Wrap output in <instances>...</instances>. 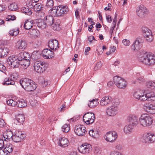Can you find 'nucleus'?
Instances as JSON below:
<instances>
[{"mask_svg":"<svg viewBox=\"0 0 155 155\" xmlns=\"http://www.w3.org/2000/svg\"><path fill=\"white\" fill-rule=\"evenodd\" d=\"M139 60L144 64L151 66L155 63V56L151 53H146L140 57Z\"/></svg>","mask_w":155,"mask_h":155,"instance_id":"obj_1","label":"nucleus"},{"mask_svg":"<svg viewBox=\"0 0 155 155\" xmlns=\"http://www.w3.org/2000/svg\"><path fill=\"white\" fill-rule=\"evenodd\" d=\"M139 123L140 125L144 127L151 126L153 122L152 116L148 114L145 113L142 114L139 118Z\"/></svg>","mask_w":155,"mask_h":155,"instance_id":"obj_2","label":"nucleus"},{"mask_svg":"<svg viewBox=\"0 0 155 155\" xmlns=\"http://www.w3.org/2000/svg\"><path fill=\"white\" fill-rule=\"evenodd\" d=\"M19 83L22 87L28 91H32L36 88V85L33 81L28 78L22 79L20 80Z\"/></svg>","mask_w":155,"mask_h":155,"instance_id":"obj_3","label":"nucleus"},{"mask_svg":"<svg viewBox=\"0 0 155 155\" xmlns=\"http://www.w3.org/2000/svg\"><path fill=\"white\" fill-rule=\"evenodd\" d=\"M53 15H48L46 16L44 19V21L47 25L51 26L53 30L56 31H59L60 29L59 25L60 21L59 20H56L54 22V19Z\"/></svg>","mask_w":155,"mask_h":155,"instance_id":"obj_4","label":"nucleus"},{"mask_svg":"<svg viewBox=\"0 0 155 155\" xmlns=\"http://www.w3.org/2000/svg\"><path fill=\"white\" fill-rule=\"evenodd\" d=\"M68 11V8L65 6L59 5L54 7L51 12V15L54 17L62 16Z\"/></svg>","mask_w":155,"mask_h":155,"instance_id":"obj_5","label":"nucleus"},{"mask_svg":"<svg viewBox=\"0 0 155 155\" xmlns=\"http://www.w3.org/2000/svg\"><path fill=\"white\" fill-rule=\"evenodd\" d=\"M114 82L116 85L120 89H125L127 86V83L126 80L121 77L116 76L113 78Z\"/></svg>","mask_w":155,"mask_h":155,"instance_id":"obj_6","label":"nucleus"},{"mask_svg":"<svg viewBox=\"0 0 155 155\" xmlns=\"http://www.w3.org/2000/svg\"><path fill=\"white\" fill-rule=\"evenodd\" d=\"M20 58L16 56L12 55L9 56L7 59L8 64L12 68H17L19 65Z\"/></svg>","mask_w":155,"mask_h":155,"instance_id":"obj_7","label":"nucleus"},{"mask_svg":"<svg viewBox=\"0 0 155 155\" xmlns=\"http://www.w3.org/2000/svg\"><path fill=\"white\" fill-rule=\"evenodd\" d=\"M148 12V9L143 5H140L136 8L137 14L140 18H144Z\"/></svg>","mask_w":155,"mask_h":155,"instance_id":"obj_8","label":"nucleus"},{"mask_svg":"<svg viewBox=\"0 0 155 155\" xmlns=\"http://www.w3.org/2000/svg\"><path fill=\"white\" fill-rule=\"evenodd\" d=\"M117 136V134L115 131H110L105 135L104 139L107 142L113 143L116 140Z\"/></svg>","mask_w":155,"mask_h":155,"instance_id":"obj_9","label":"nucleus"},{"mask_svg":"<svg viewBox=\"0 0 155 155\" xmlns=\"http://www.w3.org/2000/svg\"><path fill=\"white\" fill-rule=\"evenodd\" d=\"M142 31L143 35L148 42L152 41L153 39L152 32L151 31L147 28L142 27Z\"/></svg>","mask_w":155,"mask_h":155,"instance_id":"obj_10","label":"nucleus"},{"mask_svg":"<svg viewBox=\"0 0 155 155\" xmlns=\"http://www.w3.org/2000/svg\"><path fill=\"white\" fill-rule=\"evenodd\" d=\"M26 135L25 132L16 131L13 134L12 140L15 142H19L23 140L25 137Z\"/></svg>","mask_w":155,"mask_h":155,"instance_id":"obj_11","label":"nucleus"},{"mask_svg":"<svg viewBox=\"0 0 155 155\" xmlns=\"http://www.w3.org/2000/svg\"><path fill=\"white\" fill-rule=\"evenodd\" d=\"M46 64L41 61H37L34 65V68L35 71L38 73H41L45 71L47 68Z\"/></svg>","mask_w":155,"mask_h":155,"instance_id":"obj_12","label":"nucleus"},{"mask_svg":"<svg viewBox=\"0 0 155 155\" xmlns=\"http://www.w3.org/2000/svg\"><path fill=\"white\" fill-rule=\"evenodd\" d=\"M95 119L94 114L93 113L87 112L83 116L84 122L87 124H90L93 123Z\"/></svg>","mask_w":155,"mask_h":155,"instance_id":"obj_13","label":"nucleus"},{"mask_svg":"<svg viewBox=\"0 0 155 155\" xmlns=\"http://www.w3.org/2000/svg\"><path fill=\"white\" fill-rule=\"evenodd\" d=\"M143 42L142 38L140 37H137L131 45V49L134 51H138L141 48Z\"/></svg>","mask_w":155,"mask_h":155,"instance_id":"obj_14","label":"nucleus"},{"mask_svg":"<svg viewBox=\"0 0 155 155\" xmlns=\"http://www.w3.org/2000/svg\"><path fill=\"white\" fill-rule=\"evenodd\" d=\"M78 150L83 154L88 153L92 150V147L89 144L84 143L78 147Z\"/></svg>","mask_w":155,"mask_h":155,"instance_id":"obj_15","label":"nucleus"},{"mask_svg":"<svg viewBox=\"0 0 155 155\" xmlns=\"http://www.w3.org/2000/svg\"><path fill=\"white\" fill-rule=\"evenodd\" d=\"M118 108L117 106L113 105L108 107L106 110L107 114L109 116L114 117L118 113Z\"/></svg>","mask_w":155,"mask_h":155,"instance_id":"obj_16","label":"nucleus"},{"mask_svg":"<svg viewBox=\"0 0 155 155\" xmlns=\"http://www.w3.org/2000/svg\"><path fill=\"white\" fill-rule=\"evenodd\" d=\"M143 108L146 112L150 114H155L154 105L150 103H145L143 105Z\"/></svg>","mask_w":155,"mask_h":155,"instance_id":"obj_17","label":"nucleus"},{"mask_svg":"<svg viewBox=\"0 0 155 155\" xmlns=\"http://www.w3.org/2000/svg\"><path fill=\"white\" fill-rule=\"evenodd\" d=\"M143 139L145 142L153 143L155 141V135L153 133H148L143 135Z\"/></svg>","mask_w":155,"mask_h":155,"instance_id":"obj_18","label":"nucleus"},{"mask_svg":"<svg viewBox=\"0 0 155 155\" xmlns=\"http://www.w3.org/2000/svg\"><path fill=\"white\" fill-rule=\"evenodd\" d=\"M74 132L79 136L84 135L86 132V128L83 125H77L75 127Z\"/></svg>","mask_w":155,"mask_h":155,"instance_id":"obj_19","label":"nucleus"},{"mask_svg":"<svg viewBox=\"0 0 155 155\" xmlns=\"http://www.w3.org/2000/svg\"><path fill=\"white\" fill-rule=\"evenodd\" d=\"M112 101L111 97L109 96H106L103 97L100 101L101 106L104 107L110 104Z\"/></svg>","mask_w":155,"mask_h":155,"instance_id":"obj_20","label":"nucleus"},{"mask_svg":"<svg viewBox=\"0 0 155 155\" xmlns=\"http://www.w3.org/2000/svg\"><path fill=\"white\" fill-rule=\"evenodd\" d=\"M127 120L134 127L137 125L139 122V119L134 115H130L128 117Z\"/></svg>","mask_w":155,"mask_h":155,"instance_id":"obj_21","label":"nucleus"},{"mask_svg":"<svg viewBox=\"0 0 155 155\" xmlns=\"http://www.w3.org/2000/svg\"><path fill=\"white\" fill-rule=\"evenodd\" d=\"M28 36L35 38H39L40 37V32L37 30L33 29L29 31L28 33Z\"/></svg>","mask_w":155,"mask_h":155,"instance_id":"obj_22","label":"nucleus"},{"mask_svg":"<svg viewBox=\"0 0 155 155\" xmlns=\"http://www.w3.org/2000/svg\"><path fill=\"white\" fill-rule=\"evenodd\" d=\"M13 135V134L12 131L11 130L8 129L3 133V139L5 141H8L12 140Z\"/></svg>","mask_w":155,"mask_h":155,"instance_id":"obj_23","label":"nucleus"},{"mask_svg":"<svg viewBox=\"0 0 155 155\" xmlns=\"http://www.w3.org/2000/svg\"><path fill=\"white\" fill-rule=\"evenodd\" d=\"M42 54L43 57L46 59L52 58L53 55V52L48 49L43 50Z\"/></svg>","mask_w":155,"mask_h":155,"instance_id":"obj_24","label":"nucleus"},{"mask_svg":"<svg viewBox=\"0 0 155 155\" xmlns=\"http://www.w3.org/2000/svg\"><path fill=\"white\" fill-rule=\"evenodd\" d=\"M58 41L56 40H52L49 41L48 43V46L51 49L56 50L58 48Z\"/></svg>","mask_w":155,"mask_h":155,"instance_id":"obj_25","label":"nucleus"},{"mask_svg":"<svg viewBox=\"0 0 155 155\" xmlns=\"http://www.w3.org/2000/svg\"><path fill=\"white\" fill-rule=\"evenodd\" d=\"M27 44L25 41L21 40H19L16 44V48L21 51L24 50L27 47Z\"/></svg>","mask_w":155,"mask_h":155,"instance_id":"obj_26","label":"nucleus"},{"mask_svg":"<svg viewBox=\"0 0 155 155\" xmlns=\"http://www.w3.org/2000/svg\"><path fill=\"white\" fill-rule=\"evenodd\" d=\"M69 143L68 140L65 137H62L59 139V145L63 148L67 147Z\"/></svg>","mask_w":155,"mask_h":155,"instance_id":"obj_27","label":"nucleus"},{"mask_svg":"<svg viewBox=\"0 0 155 155\" xmlns=\"http://www.w3.org/2000/svg\"><path fill=\"white\" fill-rule=\"evenodd\" d=\"M134 126L131 124L126 125L124 128V133L127 134L131 133L134 131Z\"/></svg>","mask_w":155,"mask_h":155,"instance_id":"obj_28","label":"nucleus"},{"mask_svg":"<svg viewBox=\"0 0 155 155\" xmlns=\"http://www.w3.org/2000/svg\"><path fill=\"white\" fill-rule=\"evenodd\" d=\"M144 90L140 89L136 90L133 93V96L135 99L139 100Z\"/></svg>","mask_w":155,"mask_h":155,"instance_id":"obj_29","label":"nucleus"},{"mask_svg":"<svg viewBox=\"0 0 155 155\" xmlns=\"http://www.w3.org/2000/svg\"><path fill=\"white\" fill-rule=\"evenodd\" d=\"M30 59H22L20 60L19 64L21 65L22 68L24 69H26L30 64Z\"/></svg>","mask_w":155,"mask_h":155,"instance_id":"obj_30","label":"nucleus"},{"mask_svg":"<svg viewBox=\"0 0 155 155\" xmlns=\"http://www.w3.org/2000/svg\"><path fill=\"white\" fill-rule=\"evenodd\" d=\"M147 101L153 102L155 101V93L152 91L147 92Z\"/></svg>","mask_w":155,"mask_h":155,"instance_id":"obj_31","label":"nucleus"},{"mask_svg":"<svg viewBox=\"0 0 155 155\" xmlns=\"http://www.w3.org/2000/svg\"><path fill=\"white\" fill-rule=\"evenodd\" d=\"M19 58H20V60H21L22 59H30V57L29 53L26 52H21L18 56Z\"/></svg>","mask_w":155,"mask_h":155,"instance_id":"obj_32","label":"nucleus"},{"mask_svg":"<svg viewBox=\"0 0 155 155\" xmlns=\"http://www.w3.org/2000/svg\"><path fill=\"white\" fill-rule=\"evenodd\" d=\"M25 117L24 115L22 114H19L16 116V119L14 120V123L17 124V123L21 124L25 120Z\"/></svg>","mask_w":155,"mask_h":155,"instance_id":"obj_33","label":"nucleus"},{"mask_svg":"<svg viewBox=\"0 0 155 155\" xmlns=\"http://www.w3.org/2000/svg\"><path fill=\"white\" fill-rule=\"evenodd\" d=\"M30 6L31 8H33L34 9L36 12L41 11L42 8L41 4L39 3L35 4L34 3H32L31 5Z\"/></svg>","mask_w":155,"mask_h":155,"instance_id":"obj_34","label":"nucleus"},{"mask_svg":"<svg viewBox=\"0 0 155 155\" xmlns=\"http://www.w3.org/2000/svg\"><path fill=\"white\" fill-rule=\"evenodd\" d=\"M15 84L14 81L10 77V78H5L2 83L3 85H14Z\"/></svg>","mask_w":155,"mask_h":155,"instance_id":"obj_35","label":"nucleus"},{"mask_svg":"<svg viewBox=\"0 0 155 155\" xmlns=\"http://www.w3.org/2000/svg\"><path fill=\"white\" fill-rule=\"evenodd\" d=\"M33 21H29L28 20H26L24 25L25 29L28 30L31 28L33 25Z\"/></svg>","mask_w":155,"mask_h":155,"instance_id":"obj_36","label":"nucleus"},{"mask_svg":"<svg viewBox=\"0 0 155 155\" xmlns=\"http://www.w3.org/2000/svg\"><path fill=\"white\" fill-rule=\"evenodd\" d=\"M97 101L98 100L97 99H95L90 101L88 104V106L91 108H93L97 106L99 103Z\"/></svg>","mask_w":155,"mask_h":155,"instance_id":"obj_37","label":"nucleus"},{"mask_svg":"<svg viewBox=\"0 0 155 155\" xmlns=\"http://www.w3.org/2000/svg\"><path fill=\"white\" fill-rule=\"evenodd\" d=\"M17 102V105L19 107H24L27 106V103L24 100L22 99L19 100Z\"/></svg>","mask_w":155,"mask_h":155,"instance_id":"obj_38","label":"nucleus"},{"mask_svg":"<svg viewBox=\"0 0 155 155\" xmlns=\"http://www.w3.org/2000/svg\"><path fill=\"white\" fill-rule=\"evenodd\" d=\"M0 51L2 57L7 55L9 51V49L7 48H0Z\"/></svg>","mask_w":155,"mask_h":155,"instance_id":"obj_39","label":"nucleus"},{"mask_svg":"<svg viewBox=\"0 0 155 155\" xmlns=\"http://www.w3.org/2000/svg\"><path fill=\"white\" fill-rule=\"evenodd\" d=\"M146 86L152 90L155 91V82L148 81L147 83Z\"/></svg>","mask_w":155,"mask_h":155,"instance_id":"obj_40","label":"nucleus"},{"mask_svg":"<svg viewBox=\"0 0 155 155\" xmlns=\"http://www.w3.org/2000/svg\"><path fill=\"white\" fill-rule=\"evenodd\" d=\"M37 26L41 29H44L46 28L47 25L44 20V21L41 20L38 22L37 24Z\"/></svg>","mask_w":155,"mask_h":155,"instance_id":"obj_41","label":"nucleus"},{"mask_svg":"<svg viewBox=\"0 0 155 155\" xmlns=\"http://www.w3.org/2000/svg\"><path fill=\"white\" fill-rule=\"evenodd\" d=\"M19 32V29L18 28L12 29L9 31V34L12 36H15L18 34Z\"/></svg>","mask_w":155,"mask_h":155,"instance_id":"obj_42","label":"nucleus"},{"mask_svg":"<svg viewBox=\"0 0 155 155\" xmlns=\"http://www.w3.org/2000/svg\"><path fill=\"white\" fill-rule=\"evenodd\" d=\"M62 131L64 132H68L70 130V125L68 124H64L61 127Z\"/></svg>","mask_w":155,"mask_h":155,"instance_id":"obj_43","label":"nucleus"},{"mask_svg":"<svg viewBox=\"0 0 155 155\" xmlns=\"http://www.w3.org/2000/svg\"><path fill=\"white\" fill-rule=\"evenodd\" d=\"M21 12L28 15H30L32 14L31 10L25 7H23L21 8Z\"/></svg>","mask_w":155,"mask_h":155,"instance_id":"obj_44","label":"nucleus"},{"mask_svg":"<svg viewBox=\"0 0 155 155\" xmlns=\"http://www.w3.org/2000/svg\"><path fill=\"white\" fill-rule=\"evenodd\" d=\"M4 147L7 150V151H8L9 153H11L13 151V146L12 144L10 143H7L6 145Z\"/></svg>","mask_w":155,"mask_h":155,"instance_id":"obj_45","label":"nucleus"},{"mask_svg":"<svg viewBox=\"0 0 155 155\" xmlns=\"http://www.w3.org/2000/svg\"><path fill=\"white\" fill-rule=\"evenodd\" d=\"M7 104L9 106L14 107L17 105V102L15 101L9 99L6 101Z\"/></svg>","mask_w":155,"mask_h":155,"instance_id":"obj_46","label":"nucleus"},{"mask_svg":"<svg viewBox=\"0 0 155 155\" xmlns=\"http://www.w3.org/2000/svg\"><path fill=\"white\" fill-rule=\"evenodd\" d=\"M147 94H146V91H144V92H143V94L141 95L139 100H140L141 101L143 102H145L146 101H147Z\"/></svg>","mask_w":155,"mask_h":155,"instance_id":"obj_47","label":"nucleus"},{"mask_svg":"<svg viewBox=\"0 0 155 155\" xmlns=\"http://www.w3.org/2000/svg\"><path fill=\"white\" fill-rule=\"evenodd\" d=\"M8 8L11 11H15L18 8V6L16 3H12L8 6Z\"/></svg>","mask_w":155,"mask_h":155,"instance_id":"obj_48","label":"nucleus"},{"mask_svg":"<svg viewBox=\"0 0 155 155\" xmlns=\"http://www.w3.org/2000/svg\"><path fill=\"white\" fill-rule=\"evenodd\" d=\"M8 153V151L4 147L0 149V155H7Z\"/></svg>","mask_w":155,"mask_h":155,"instance_id":"obj_49","label":"nucleus"},{"mask_svg":"<svg viewBox=\"0 0 155 155\" xmlns=\"http://www.w3.org/2000/svg\"><path fill=\"white\" fill-rule=\"evenodd\" d=\"M35 15L38 16V18H41L44 16L45 13L44 12L41 10L39 12H35Z\"/></svg>","mask_w":155,"mask_h":155,"instance_id":"obj_50","label":"nucleus"},{"mask_svg":"<svg viewBox=\"0 0 155 155\" xmlns=\"http://www.w3.org/2000/svg\"><path fill=\"white\" fill-rule=\"evenodd\" d=\"M54 2L52 0H47L46 3L47 7L49 8L52 7L54 5Z\"/></svg>","mask_w":155,"mask_h":155,"instance_id":"obj_51","label":"nucleus"},{"mask_svg":"<svg viewBox=\"0 0 155 155\" xmlns=\"http://www.w3.org/2000/svg\"><path fill=\"white\" fill-rule=\"evenodd\" d=\"M10 77L14 81V80H16L18 78V74L17 72H13L11 75Z\"/></svg>","mask_w":155,"mask_h":155,"instance_id":"obj_52","label":"nucleus"},{"mask_svg":"<svg viewBox=\"0 0 155 155\" xmlns=\"http://www.w3.org/2000/svg\"><path fill=\"white\" fill-rule=\"evenodd\" d=\"M16 17L14 15H9L6 18V21H9L10 20L13 21L16 19Z\"/></svg>","mask_w":155,"mask_h":155,"instance_id":"obj_53","label":"nucleus"},{"mask_svg":"<svg viewBox=\"0 0 155 155\" xmlns=\"http://www.w3.org/2000/svg\"><path fill=\"white\" fill-rule=\"evenodd\" d=\"M31 105L33 107H36L39 105V103L37 101L34 100L30 102Z\"/></svg>","mask_w":155,"mask_h":155,"instance_id":"obj_54","label":"nucleus"},{"mask_svg":"<svg viewBox=\"0 0 155 155\" xmlns=\"http://www.w3.org/2000/svg\"><path fill=\"white\" fill-rule=\"evenodd\" d=\"M122 43L123 45L126 46H129L130 44V42L129 40L124 39L123 40Z\"/></svg>","mask_w":155,"mask_h":155,"instance_id":"obj_55","label":"nucleus"},{"mask_svg":"<svg viewBox=\"0 0 155 155\" xmlns=\"http://www.w3.org/2000/svg\"><path fill=\"white\" fill-rule=\"evenodd\" d=\"M88 40L89 41L90 43L91 44L94 42V41H95V39L93 36L91 35L88 37Z\"/></svg>","mask_w":155,"mask_h":155,"instance_id":"obj_56","label":"nucleus"},{"mask_svg":"<svg viewBox=\"0 0 155 155\" xmlns=\"http://www.w3.org/2000/svg\"><path fill=\"white\" fill-rule=\"evenodd\" d=\"M137 81L139 83H141L145 82V81L144 77L141 76L138 78Z\"/></svg>","mask_w":155,"mask_h":155,"instance_id":"obj_57","label":"nucleus"},{"mask_svg":"<svg viewBox=\"0 0 155 155\" xmlns=\"http://www.w3.org/2000/svg\"><path fill=\"white\" fill-rule=\"evenodd\" d=\"M95 133H96V132H94L93 130H91L89 131V134L92 137H95L96 136Z\"/></svg>","mask_w":155,"mask_h":155,"instance_id":"obj_58","label":"nucleus"},{"mask_svg":"<svg viewBox=\"0 0 155 155\" xmlns=\"http://www.w3.org/2000/svg\"><path fill=\"white\" fill-rule=\"evenodd\" d=\"M106 19L107 22L109 23H110L112 20L111 16L109 15H106Z\"/></svg>","mask_w":155,"mask_h":155,"instance_id":"obj_59","label":"nucleus"},{"mask_svg":"<svg viewBox=\"0 0 155 155\" xmlns=\"http://www.w3.org/2000/svg\"><path fill=\"white\" fill-rule=\"evenodd\" d=\"M102 66V64L101 62H99L97 63L94 68L96 70L99 69L101 68Z\"/></svg>","mask_w":155,"mask_h":155,"instance_id":"obj_60","label":"nucleus"},{"mask_svg":"<svg viewBox=\"0 0 155 155\" xmlns=\"http://www.w3.org/2000/svg\"><path fill=\"white\" fill-rule=\"evenodd\" d=\"M110 155H123L121 153L115 151H113L110 152Z\"/></svg>","mask_w":155,"mask_h":155,"instance_id":"obj_61","label":"nucleus"},{"mask_svg":"<svg viewBox=\"0 0 155 155\" xmlns=\"http://www.w3.org/2000/svg\"><path fill=\"white\" fill-rule=\"evenodd\" d=\"M6 69V67L1 63H0V71L3 72Z\"/></svg>","mask_w":155,"mask_h":155,"instance_id":"obj_62","label":"nucleus"},{"mask_svg":"<svg viewBox=\"0 0 155 155\" xmlns=\"http://www.w3.org/2000/svg\"><path fill=\"white\" fill-rule=\"evenodd\" d=\"M38 118L40 119V120L41 121H42L44 119V116L43 114L41 113H39L38 115Z\"/></svg>","mask_w":155,"mask_h":155,"instance_id":"obj_63","label":"nucleus"},{"mask_svg":"<svg viewBox=\"0 0 155 155\" xmlns=\"http://www.w3.org/2000/svg\"><path fill=\"white\" fill-rule=\"evenodd\" d=\"M117 15L116 14H115V17L113 19V20L112 22V25H116L117 21Z\"/></svg>","mask_w":155,"mask_h":155,"instance_id":"obj_64","label":"nucleus"}]
</instances>
